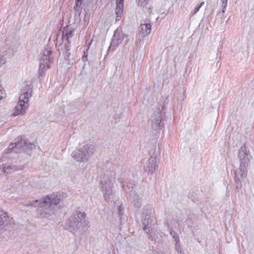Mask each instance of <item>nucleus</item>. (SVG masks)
<instances>
[{
    "mask_svg": "<svg viewBox=\"0 0 254 254\" xmlns=\"http://www.w3.org/2000/svg\"><path fill=\"white\" fill-rule=\"evenodd\" d=\"M65 197L66 195L64 193H54L40 200H35L32 203H28L26 206H39L37 209V216L39 218H45L51 220L54 218L56 206Z\"/></svg>",
    "mask_w": 254,
    "mask_h": 254,
    "instance_id": "f257e3e1",
    "label": "nucleus"
},
{
    "mask_svg": "<svg viewBox=\"0 0 254 254\" xmlns=\"http://www.w3.org/2000/svg\"><path fill=\"white\" fill-rule=\"evenodd\" d=\"M253 157L246 145L241 146L239 152V168L235 172L234 179L236 189H241L244 179L247 176V171Z\"/></svg>",
    "mask_w": 254,
    "mask_h": 254,
    "instance_id": "f03ea898",
    "label": "nucleus"
},
{
    "mask_svg": "<svg viewBox=\"0 0 254 254\" xmlns=\"http://www.w3.org/2000/svg\"><path fill=\"white\" fill-rule=\"evenodd\" d=\"M86 213L79 210H75L65 223V228L73 234L81 232L86 225Z\"/></svg>",
    "mask_w": 254,
    "mask_h": 254,
    "instance_id": "7ed1b4c3",
    "label": "nucleus"
},
{
    "mask_svg": "<svg viewBox=\"0 0 254 254\" xmlns=\"http://www.w3.org/2000/svg\"><path fill=\"white\" fill-rule=\"evenodd\" d=\"M115 178L114 171H106L101 177L100 189L105 200L109 202L113 196V186Z\"/></svg>",
    "mask_w": 254,
    "mask_h": 254,
    "instance_id": "20e7f679",
    "label": "nucleus"
},
{
    "mask_svg": "<svg viewBox=\"0 0 254 254\" xmlns=\"http://www.w3.org/2000/svg\"><path fill=\"white\" fill-rule=\"evenodd\" d=\"M167 105L163 102L160 103L154 110L149 119L152 128L157 130L163 126V122L166 118Z\"/></svg>",
    "mask_w": 254,
    "mask_h": 254,
    "instance_id": "39448f33",
    "label": "nucleus"
},
{
    "mask_svg": "<svg viewBox=\"0 0 254 254\" xmlns=\"http://www.w3.org/2000/svg\"><path fill=\"white\" fill-rule=\"evenodd\" d=\"M119 182L122 185L127 199L135 207H139L141 205V199L135 193L134 183L130 180H124L123 178H120Z\"/></svg>",
    "mask_w": 254,
    "mask_h": 254,
    "instance_id": "423d86ee",
    "label": "nucleus"
},
{
    "mask_svg": "<svg viewBox=\"0 0 254 254\" xmlns=\"http://www.w3.org/2000/svg\"><path fill=\"white\" fill-rule=\"evenodd\" d=\"M74 32V29L69 26L63 29L62 36L58 38L56 42V46L59 51L64 52L69 50L70 39L73 35Z\"/></svg>",
    "mask_w": 254,
    "mask_h": 254,
    "instance_id": "0eeeda50",
    "label": "nucleus"
},
{
    "mask_svg": "<svg viewBox=\"0 0 254 254\" xmlns=\"http://www.w3.org/2000/svg\"><path fill=\"white\" fill-rule=\"evenodd\" d=\"M94 152V146L87 144L79 149L74 150L71 153L72 158L79 163L87 162L92 157Z\"/></svg>",
    "mask_w": 254,
    "mask_h": 254,
    "instance_id": "6e6552de",
    "label": "nucleus"
},
{
    "mask_svg": "<svg viewBox=\"0 0 254 254\" xmlns=\"http://www.w3.org/2000/svg\"><path fill=\"white\" fill-rule=\"evenodd\" d=\"M156 219L153 216H144L142 218L143 229L150 236L152 241L156 242L158 235Z\"/></svg>",
    "mask_w": 254,
    "mask_h": 254,
    "instance_id": "1a4fd4ad",
    "label": "nucleus"
},
{
    "mask_svg": "<svg viewBox=\"0 0 254 254\" xmlns=\"http://www.w3.org/2000/svg\"><path fill=\"white\" fill-rule=\"evenodd\" d=\"M31 97V91L28 89L26 91H23L19 97V101L17 105L15 106L13 115L16 116L20 115H23L25 110L29 106V98Z\"/></svg>",
    "mask_w": 254,
    "mask_h": 254,
    "instance_id": "9d476101",
    "label": "nucleus"
},
{
    "mask_svg": "<svg viewBox=\"0 0 254 254\" xmlns=\"http://www.w3.org/2000/svg\"><path fill=\"white\" fill-rule=\"evenodd\" d=\"M54 61L52 56V51L50 48L46 47L42 53V56L40 62L39 74L42 76L44 74V70L50 67V64Z\"/></svg>",
    "mask_w": 254,
    "mask_h": 254,
    "instance_id": "9b49d317",
    "label": "nucleus"
},
{
    "mask_svg": "<svg viewBox=\"0 0 254 254\" xmlns=\"http://www.w3.org/2000/svg\"><path fill=\"white\" fill-rule=\"evenodd\" d=\"M35 147V145L25 140L21 139L20 141L11 143L8 146L7 152L13 151L19 153L26 149H32Z\"/></svg>",
    "mask_w": 254,
    "mask_h": 254,
    "instance_id": "f8f14e48",
    "label": "nucleus"
},
{
    "mask_svg": "<svg viewBox=\"0 0 254 254\" xmlns=\"http://www.w3.org/2000/svg\"><path fill=\"white\" fill-rule=\"evenodd\" d=\"M177 222L174 220L168 221L167 225L170 235L172 236L174 241L175 242V249L178 254H182V251L180 244V239L179 235L172 230L174 226H176Z\"/></svg>",
    "mask_w": 254,
    "mask_h": 254,
    "instance_id": "ddd939ff",
    "label": "nucleus"
},
{
    "mask_svg": "<svg viewBox=\"0 0 254 254\" xmlns=\"http://www.w3.org/2000/svg\"><path fill=\"white\" fill-rule=\"evenodd\" d=\"M158 161L156 157L151 156L148 159L146 166V170L149 174H153L157 169Z\"/></svg>",
    "mask_w": 254,
    "mask_h": 254,
    "instance_id": "4468645a",
    "label": "nucleus"
},
{
    "mask_svg": "<svg viewBox=\"0 0 254 254\" xmlns=\"http://www.w3.org/2000/svg\"><path fill=\"white\" fill-rule=\"evenodd\" d=\"M10 221L7 213L3 210H0V231L6 227Z\"/></svg>",
    "mask_w": 254,
    "mask_h": 254,
    "instance_id": "2eb2a0df",
    "label": "nucleus"
},
{
    "mask_svg": "<svg viewBox=\"0 0 254 254\" xmlns=\"http://www.w3.org/2000/svg\"><path fill=\"white\" fill-rule=\"evenodd\" d=\"M124 0H117L116 3V21H118L122 17L124 10Z\"/></svg>",
    "mask_w": 254,
    "mask_h": 254,
    "instance_id": "dca6fc26",
    "label": "nucleus"
},
{
    "mask_svg": "<svg viewBox=\"0 0 254 254\" xmlns=\"http://www.w3.org/2000/svg\"><path fill=\"white\" fill-rule=\"evenodd\" d=\"M151 31V25L150 23L142 24L140 26L139 34L142 37L149 35Z\"/></svg>",
    "mask_w": 254,
    "mask_h": 254,
    "instance_id": "f3484780",
    "label": "nucleus"
},
{
    "mask_svg": "<svg viewBox=\"0 0 254 254\" xmlns=\"http://www.w3.org/2000/svg\"><path fill=\"white\" fill-rule=\"evenodd\" d=\"M3 167H4V174H5L12 173L16 171L20 170L23 169V167L22 166L17 167L16 165H10V164H7L3 165Z\"/></svg>",
    "mask_w": 254,
    "mask_h": 254,
    "instance_id": "a211bd4d",
    "label": "nucleus"
},
{
    "mask_svg": "<svg viewBox=\"0 0 254 254\" xmlns=\"http://www.w3.org/2000/svg\"><path fill=\"white\" fill-rule=\"evenodd\" d=\"M7 52L10 54L13 55L17 51L18 48V44L16 41H14L10 45L8 46Z\"/></svg>",
    "mask_w": 254,
    "mask_h": 254,
    "instance_id": "6ab92c4d",
    "label": "nucleus"
},
{
    "mask_svg": "<svg viewBox=\"0 0 254 254\" xmlns=\"http://www.w3.org/2000/svg\"><path fill=\"white\" fill-rule=\"evenodd\" d=\"M153 208L150 205H146L143 209V214L144 216H153Z\"/></svg>",
    "mask_w": 254,
    "mask_h": 254,
    "instance_id": "aec40b11",
    "label": "nucleus"
},
{
    "mask_svg": "<svg viewBox=\"0 0 254 254\" xmlns=\"http://www.w3.org/2000/svg\"><path fill=\"white\" fill-rule=\"evenodd\" d=\"M117 40H118L117 42H116V41L114 40L112 41L110 46L108 48V51L110 50L114 51L116 49L118 44L122 42V41L123 40V38L122 37L121 39L119 38L118 39H117Z\"/></svg>",
    "mask_w": 254,
    "mask_h": 254,
    "instance_id": "412c9836",
    "label": "nucleus"
},
{
    "mask_svg": "<svg viewBox=\"0 0 254 254\" xmlns=\"http://www.w3.org/2000/svg\"><path fill=\"white\" fill-rule=\"evenodd\" d=\"M6 61V59L5 57L4 53L0 52V67L4 65Z\"/></svg>",
    "mask_w": 254,
    "mask_h": 254,
    "instance_id": "4be33fe9",
    "label": "nucleus"
},
{
    "mask_svg": "<svg viewBox=\"0 0 254 254\" xmlns=\"http://www.w3.org/2000/svg\"><path fill=\"white\" fill-rule=\"evenodd\" d=\"M226 10L221 9L218 11L216 15V19L217 20H221L224 15V13L225 12Z\"/></svg>",
    "mask_w": 254,
    "mask_h": 254,
    "instance_id": "5701e85b",
    "label": "nucleus"
},
{
    "mask_svg": "<svg viewBox=\"0 0 254 254\" xmlns=\"http://www.w3.org/2000/svg\"><path fill=\"white\" fill-rule=\"evenodd\" d=\"M82 3V0H76L75 2V5L74 7V8L75 11H79L81 9L80 5Z\"/></svg>",
    "mask_w": 254,
    "mask_h": 254,
    "instance_id": "b1692460",
    "label": "nucleus"
},
{
    "mask_svg": "<svg viewBox=\"0 0 254 254\" xmlns=\"http://www.w3.org/2000/svg\"><path fill=\"white\" fill-rule=\"evenodd\" d=\"M148 0H136L137 5L140 7H144L147 3Z\"/></svg>",
    "mask_w": 254,
    "mask_h": 254,
    "instance_id": "393cba45",
    "label": "nucleus"
},
{
    "mask_svg": "<svg viewBox=\"0 0 254 254\" xmlns=\"http://www.w3.org/2000/svg\"><path fill=\"white\" fill-rule=\"evenodd\" d=\"M204 2H201L199 4H198L194 8L192 14H195L199 10L200 7L204 5Z\"/></svg>",
    "mask_w": 254,
    "mask_h": 254,
    "instance_id": "a878e982",
    "label": "nucleus"
},
{
    "mask_svg": "<svg viewBox=\"0 0 254 254\" xmlns=\"http://www.w3.org/2000/svg\"><path fill=\"white\" fill-rule=\"evenodd\" d=\"M144 40L143 38H138L136 40V45L138 47H141L144 44Z\"/></svg>",
    "mask_w": 254,
    "mask_h": 254,
    "instance_id": "bb28decb",
    "label": "nucleus"
},
{
    "mask_svg": "<svg viewBox=\"0 0 254 254\" xmlns=\"http://www.w3.org/2000/svg\"><path fill=\"white\" fill-rule=\"evenodd\" d=\"M220 2L222 9L226 10L227 6L228 0H221Z\"/></svg>",
    "mask_w": 254,
    "mask_h": 254,
    "instance_id": "cd10ccee",
    "label": "nucleus"
},
{
    "mask_svg": "<svg viewBox=\"0 0 254 254\" xmlns=\"http://www.w3.org/2000/svg\"><path fill=\"white\" fill-rule=\"evenodd\" d=\"M119 205L118 206V213L120 216H121L123 214V208L122 207V204L119 202Z\"/></svg>",
    "mask_w": 254,
    "mask_h": 254,
    "instance_id": "c85d7f7f",
    "label": "nucleus"
},
{
    "mask_svg": "<svg viewBox=\"0 0 254 254\" xmlns=\"http://www.w3.org/2000/svg\"><path fill=\"white\" fill-rule=\"evenodd\" d=\"M5 95L4 91L3 90L2 88L0 86V101L5 97Z\"/></svg>",
    "mask_w": 254,
    "mask_h": 254,
    "instance_id": "c756f323",
    "label": "nucleus"
},
{
    "mask_svg": "<svg viewBox=\"0 0 254 254\" xmlns=\"http://www.w3.org/2000/svg\"><path fill=\"white\" fill-rule=\"evenodd\" d=\"M2 174H4V167L3 164L0 165V175Z\"/></svg>",
    "mask_w": 254,
    "mask_h": 254,
    "instance_id": "7c9ffc66",
    "label": "nucleus"
},
{
    "mask_svg": "<svg viewBox=\"0 0 254 254\" xmlns=\"http://www.w3.org/2000/svg\"><path fill=\"white\" fill-rule=\"evenodd\" d=\"M92 41H90L89 43L87 44V50H88L90 47V46H91V44H92Z\"/></svg>",
    "mask_w": 254,
    "mask_h": 254,
    "instance_id": "2f4dec72",
    "label": "nucleus"
},
{
    "mask_svg": "<svg viewBox=\"0 0 254 254\" xmlns=\"http://www.w3.org/2000/svg\"><path fill=\"white\" fill-rule=\"evenodd\" d=\"M226 191H227V193H228V186L227 185L226 187Z\"/></svg>",
    "mask_w": 254,
    "mask_h": 254,
    "instance_id": "473e14b6",
    "label": "nucleus"
},
{
    "mask_svg": "<svg viewBox=\"0 0 254 254\" xmlns=\"http://www.w3.org/2000/svg\"><path fill=\"white\" fill-rule=\"evenodd\" d=\"M87 57V55H85V54H84V55L83 57V58H86Z\"/></svg>",
    "mask_w": 254,
    "mask_h": 254,
    "instance_id": "72a5a7b5",
    "label": "nucleus"
},
{
    "mask_svg": "<svg viewBox=\"0 0 254 254\" xmlns=\"http://www.w3.org/2000/svg\"><path fill=\"white\" fill-rule=\"evenodd\" d=\"M115 35H116V32H115V34H114V37H115Z\"/></svg>",
    "mask_w": 254,
    "mask_h": 254,
    "instance_id": "f704fd0d",
    "label": "nucleus"
}]
</instances>
